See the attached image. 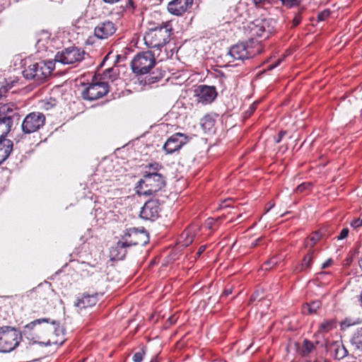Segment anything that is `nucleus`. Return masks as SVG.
I'll list each match as a JSON object with an SVG mask.
<instances>
[{"mask_svg": "<svg viewBox=\"0 0 362 362\" xmlns=\"http://www.w3.org/2000/svg\"><path fill=\"white\" fill-rule=\"evenodd\" d=\"M150 362H158L157 356L152 358Z\"/></svg>", "mask_w": 362, "mask_h": 362, "instance_id": "obj_55", "label": "nucleus"}, {"mask_svg": "<svg viewBox=\"0 0 362 362\" xmlns=\"http://www.w3.org/2000/svg\"><path fill=\"white\" fill-rule=\"evenodd\" d=\"M188 141V136L182 133H175L170 136L163 145V150L167 154H172L179 151Z\"/></svg>", "mask_w": 362, "mask_h": 362, "instance_id": "obj_13", "label": "nucleus"}, {"mask_svg": "<svg viewBox=\"0 0 362 362\" xmlns=\"http://www.w3.org/2000/svg\"><path fill=\"white\" fill-rule=\"evenodd\" d=\"M193 5V0H172L168 4L170 13L176 16L184 15Z\"/></svg>", "mask_w": 362, "mask_h": 362, "instance_id": "obj_16", "label": "nucleus"}, {"mask_svg": "<svg viewBox=\"0 0 362 362\" xmlns=\"http://www.w3.org/2000/svg\"><path fill=\"white\" fill-rule=\"evenodd\" d=\"M250 110H251V112H252L255 110V107H253V105H252L250 107Z\"/></svg>", "mask_w": 362, "mask_h": 362, "instance_id": "obj_60", "label": "nucleus"}, {"mask_svg": "<svg viewBox=\"0 0 362 362\" xmlns=\"http://www.w3.org/2000/svg\"><path fill=\"white\" fill-rule=\"evenodd\" d=\"M318 252L314 248H309L306 255L304 256L300 264L297 266L294 272L296 273L305 272L310 269L313 260L317 256Z\"/></svg>", "mask_w": 362, "mask_h": 362, "instance_id": "obj_22", "label": "nucleus"}, {"mask_svg": "<svg viewBox=\"0 0 362 362\" xmlns=\"http://www.w3.org/2000/svg\"><path fill=\"white\" fill-rule=\"evenodd\" d=\"M206 250V245H202L199 247L197 252V256H200L204 252V250Z\"/></svg>", "mask_w": 362, "mask_h": 362, "instance_id": "obj_49", "label": "nucleus"}, {"mask_svg": "<svg viewBox=\"0 0 362 362\" xmlns=\"http://www.w3.org/2000/svg\"><path fill=\"white\" fill-rule=\"evenodd\" d=\"M263 298V296H260V293L259 291H255L252 294L250 298V303L255 302L257 300L258 302L260 301Z\"/></svg>", "mask_w": 362, "mask_h": 362, "instance_id": "obj_43", "label": "nucleus"}, {"mask_svg": "<svg viewBox=\"0 0 362 362\" xmlns=\"http://www.w3.org/2000/svg\"><path fill=\"white\" fill-rule=\"evenodd\" d=\"M33 293L35 294V298H38L42 302L47 303L49 298L52 295V291L49 288H44L38 286L33 291Z\"/></svg>", "mask_w": 362, "mask_h": 362, "instance_id": "obj_26", "label": "nucleus"}, {"mask_svg": "<svg viewBox=\"0 0 362 362\" xmlns=\"http://www.w3.org/2000/svg\"><path fill=\"white\" fill-rule=\"evenodd\" d=\"M103 2L107 4H115L121 0H102Z\"/></svg>", "mask_w": 362, "mask_h": 362, "instance_id": "obj_53", "label": "nucleus"}, {"mask_svg": "<svg viewBox=\"0 0 362 362\" xmlns=\"http://www.w3.org/2000/svg\"><path fill=\"white\" fill-rule=\"evenodd\" d=\"M12 122H6L5 119H0V137L6 139L7 134L11 132L13 127Z\"/></svg>", "mask_w": 362, "mask_h": 362, "instance_id": "obj_32", "label": "nucleus"}, {"mask_svg": "<svg viewBox=\"0 0 362 362\" xmlns=\"http://www.w3.org/2000/svg\"><path fill=\"white\" fill-rule=\"evenodd\" d=\"M161 208L158 199L147 201L140 211V217L145 220L154 221L160 216Z\"/></svg>", "mask_w": 362, "mask_h": 362, "instance_id": "obj_14", "label": "nucleus"}, {"mask_svg": "<svg viewBox=\"0 0 362 362\" xmlns=\"http://www.w3.org/2000/svg\"><path fill=\"white\" fill-rule=\"evenodd\" d=\"M98 301V293L97 291H88L84 292L74 302V305L78 309H86L95 305Z\"/></svg>", "mask_w": 362, "mask_h": 362, "instance_id": "obj_17", "label": "nucleus"}, {"mask_svg": "<svg viewBox=\"0 0 362 362\" xmlns=\"http://www.w3.org/2000/svg\"><path fill=\"white\" fill-rule=\"evenodd\" d=\"M324 230L320 229L312 233L310 236L305 240L304 245L305 247L313 248L314 245L322 238Z\"/></svg>", "mask_w": 362, "mask_h": 362, "instance_id": "obj_24", "label": "nucleus"}, {"mask_svg": "<svg viewBox=\"0 0 362 362\" xmlns=\"http://www.w3.org/2000/svg\"><path fill=\"white\" fill-rule=\"evenodd\" d=\"M349 233V230L347 228H344L341 230L339 235L337 236V240H344L347 238Z\"/></svg>", "mask_w": 362, "mask_h": 362, "instance_id": "obj_44", "label": "nucleus"}, {"mask_svg": "<svg viewBox=\"0 0 362 362\" xmlns=\"http://www.w3.org/2000/svg\"><path fill=\"white\" fill-rule=\"evenodd\" d=\"M233 285H230V284L226 285L221 296V298L227 297L228 296H229L230 294H231L233 293Z\"/></svg>", "mask_w": 362, "mask_h": 362, "instance_id": "obj_40", "label": "nucleus"}, {"mask_svg": "<svg viewBox=\"0 0 362 362\" xmlns=\"http://www.w3.org/2000/svg\"><path fill=\"white\" fill-rule=\"evenodd\" d=\"M22 341L20 330L14 327H0V353H9L16 349Z\"/></svg>", "mask_w": 362, "mask_h": 362, "instance_id": "obj_5", "label": "nucleus"}, {"mask_svg": "<svg viewBox=\"0 0 362 362\" xmlns=\"http://www.w3.org/2000/svg\"><path fill=\"white\" fill-rule=\"evenodd\" d=\"M8 89L6 87H2L0 88V99L4 96Z\"/></svg>", "mask_w": 362, "mask_h": 362, "instance_id": "obj_52", "label": "nucleus"}, {"mask_svg": "<svg viewBox=\"0 0 362 362\" xmlns=\"http://www.w3.org/2000/svg\"><path fill=\"white\" fill-rule=\"evenodd\" d=\"M312 188V183L310 182H305L301 184H300L296 189V193H304L308 192L311 190Z\"/></svg>", "mask_w": 362, "mask_h": 362, "instance_id": "obj_36", "label": "nucleus"}, {"mask_svg": "<svg viewBox=\"0 0 362 362\" xmlns=\"http://www.w3.org/2000/svg\"><path fill=\"white\" fill-rule=\"evenodd\" d=\"M122 238L128 247L145 245L148 242V235L144 229L139 230L135 228L127 229Z\"/></svg>", "mask_w": 362, "mask_h": 362, "instance_id": "obj_11", "label": "nucleus"}, {"mask_svg": "<svg viewBox=\"0 0 362 362\" xmlns=\"http://www.w3.org/2000/svg\"><path fill=\"white\" fill-rule=\"evenodd\" d=\"M146 346H143L141 351L136 352L132 358L134 362H141L144 359V356L146 354Z\"/></svg>", "mask_w": 362, "mask_h": 362, "instance_id": "obj_37", "label": "nucleus"}, {"mask_svg": "<svg viewBox=\"0 0 362 362\" xmlns=\"http://www.w3.org/2000/svg\"><path fill=\"white\" fill-rule=\"evenodd\" d=\"M327 350L331 353L335 360L340 361L348 356L349 351L341 340L331 342L327 346Z\"/></svg>", "mask_w": 362, "mask_h": 362, "instance_id": "obj_19", "label": "nucleus"}, {"mask_svg": "<svg viewBox=\"0 0 362 362\" xmlns=\"http://www.w3.org/2000/svg\"><path fill=\"white\" fill-rule=\"evenodd\" d=\"M281 60L282 59H279L274 64L269 65V69H273L275 67H276L277 66H279L280 64Z\"/></svg>", "mask_w": 362, "mask_h": 362, "instance_id": "obj_51", "label": "nucleus"}, {"mask_svg": "<svg viewBox=\"0 0 362 362\" xmlns=\"http://www.w3.org/2000/svg\"><path fill=\"white\" fill-rule=\"evenodd\" d=\"M302 21V16H301V12H298V13L296 14V16H294L293 19V27H296L298 26L300 22Z\"/></svg>", "mask_w": 362, "mask_h": 362, "instance_id": "obj_42", "label": "nucleus"}, {"mask_svg": "<svg viewBox=\"0 0 362 362\" xmlns=\"http://www.w3.org/2000/svg\"><path fill=\"white\" fill-rule=\"evenodd\" d=\"M52 71V62H44L30 64L23 71V76L28 80H33L38 83H42Z\"/></svg>", "mask_w": 362, "mask_h": 362, "instance_id": "obj_7", "label": "nucleus"}, {"mask_svg": "<svg viewBox=\"0 0 362 362\" xmlns=\"http://www.w3.org/2000/svg\"><path fill=\"white\" fill-rule=\"evenodd\" d=\"M350 341L356 349L362 351V327L354 333Z\"/></svg>", "mask_w": 362, "mask_h": 362, "instance_id": "obj_27", "label": "nucleus"}, {"mask_svg": "<svg viewBox=\"0 0 362 362\" xmlns=\"http://www.w3.org/2000/svg\"><path fill=\"white\" fill-rule=\"evenodd\" d=\"M282 258L280 255L274 256L267 262H264L263 267L265 270L272 269L279 267L281 262Z\"/></svg>", "mask_w": 362, "mask_h": 362, "instance_id": "obj_33", "label": "nucleus"}, {"mask_svg": "<svg viewBox=\"0 0 362 362\" xmlns=\"http://www.w3.org/2000/svg\"><path fill=\"white\" fill-rule=\"evenodd\" d=\"M173 34L172 25L169 22L163 23L146 32L144 43L148 48L153 49V52L157 54L159 60L163 61L168 58L165 47L170 42Z\"/></svg>", "mask_w": 362, "mask_h": 362, "instance_id": "obj_3", "label": "nucleus"}, {"mask_svg": "<svg viewBox=\"0 0 362 362\" xmlns=\"http://www.w3.org/2000/svg\"><path fill=\"white\" fill-rule=\"evenodd\" d=\"M274 206V204H271L270 206H268V209H267V211H269Z\"/></svg>", "mask_w": 362, "mask_h": 362, "instance_id": "obj_58", "label": "nucleus"}, {"mask_svg": "<svg viewBox=\"0 0 362 362\" xmlns=\"http://www.w3.org/2000/svg\"><path fill=\"white\" fill-rule=\"evenodd\" d=\"M109 85L105 81H93L81 92V97L86 100H95L106 95L109 92Z\"/></svg>", "mask_w": 362, "mask_h": 362, "instance_id": "obj_10", "label": "nucleus"}, {"mask_svg": "<svg viewBox=\"0 0 362 362\" xmlns=\"http://www.w3.org/2000/svg\"><path fill=\"white\" fill-rule=\"evenodd\" d=\"M275 24L272 18H257L248 23L246 33L251 39L269 38L275 32Z\"/></svg>", "mask_w": 362, "mask_h": 362, "instance_id": "obj_6", "label": "nucleus"}, {"mask_svg": "<svg viewBox=\"0 0 362 362\" xmlns=\"http://www.w3.org/2000/svg\"><path fill=\"white\" fill-rule=\"evenodd\" d=\"M136 8V3L134 0H127L125 1L124 5H122L119 7L121 13H126L129 15H132L134 13Z\"/></svg>", "mask_w": 362, "mask_h": 362, "instance_id": "obj_30", "label": "nucleus"}, {"mask_svg": "<svg viewBox=\"0 0 362 362\" xmlns=\"http://www.w3.org/2000/svg\"><path fill=\"white\" fill-rule=\"evenodd\" d=\"M346 362H358L356 358H353L352 360H347Z\"/></svg>", "mask_w": 362, "mask_h": 362, "instance_id": "obj_59", "label": "nucleus"}, {"mask_svg": "<svg viewBox=\"0 0 362 362\" xmlns=\"http://www.w3.org/2000/svg\"><path fill=\"white\" fill-rule=\"evenodd\" d=\"M316 346L313 342L310 341L308 339H305L303 341L302 348L300 349V355L303 357L308 356L310 353H312Z\"/></svg>", "mask_w": 362, "mask_h": 362, "instance_id": "obj_28", "label": "nucleus"}, {"mask_svg": "<svg viewBox=\"0 0 362 362\" xmlns=\"http://www.w3.org/2000/svg\"><path fill=\"white\" fill-rule=\"evenodd\" d=\"M18 107L14 103H0V119H5L6 122H12L16 118L18 119Z\"/></svg>", "mask_w": 362, "mask_h": 362, "instance_id": "obj_18", "label": "nucleus"}, {"mask_svg": "<svg viewBox=\"0 0 362 362\" xmlns=\"http://www.w3.org/2000/svg\"><path fill=\"white\" fill-rule=\"evenodd\" d=\"M163 166L158 162H152L144 166L142 177L138 181L135 189L139 195H153L166 185L165 177L161 171Z\"/></svg>", "mask_w": 362, "mask_h": 362, "instance_id": "obj_2", "label": "nucleus"}, {"mask_svg": "<svg viewBox=\"0 0 362 362\" xmlns=\"http://www.w3.org/2000/svg\"><path fill=\"white\" fill-rule=\"evenodd\" d=\"M195 100L202 105L211 103L217 97V91L214 86L199 85L193 90Z\"/></svg>", "mask_w": 362, "mask_h": 362, "instance_id": "obj_12", "label": "nucleus"}, {"mask_svg": "<svg viewBox=\"0 0 362 362\" xmlns=\"http://www.w3.org/2000/svg\"><path fill=\"white\" fill-rule=\"evenodd\" d=\"M13 141L8 139L0 137V164L5 161L13 151Z\"/></svg>", "mask_w": 362, "mask_h": 362, "instance_id": "obj_23", "label": "nucleus"}, {"mask_svg": "<svg viewBox=\"0 0 362 362\" xmlns=\"http://www.w3.org/2000/svg\"><path fill=\"white\" fill-rule=\"evenodd\" d=\"M216 119L211 115H206L202 119L201 124L204 129L211 131L215 126Z\"/></svg>", "mask_w": 362, "mask_h": 362, "instance_id": "obj_31", "label": "nucleus"}, {"mask_svg": "<svg viewBox=\"0 0 362 362\" xmlns=\"http://www.w3.org/2000/svg\"><path fill=\"white\" fill-rule=\"evenodd\" d=\"M266 1L267 0H252V2L256 7L262 6Z\"/></svg>", "mask_w": 362, "mask_h": 362, "instance_id": "obj_47", "label": "nucleus"}, {"mask_svg": "<svg viewBox=\"0 0 362 362\" xmlns=\"http://www.w3.org/2000/svg\"><path fill=\"white\" fill-rule=\"evenodd\" d=\"M232 202H233L232 199H226L223 202V203L221 204V207H230Z\"/></svg>", "mask_w": 362, "mask_h": 362, "instance_id": "obj_48", "label": "nucleus"}, {"mask_svg": "<svg viewBox=\"0 0 362 362\" xmlns=\"http://www.w3.org/2000/svg\"><path fill=\"white\" fill-rule=\"evenodd\" d=\"M194 238V235L192 233L190 229H186L185 230L181 235L180 239L182 240V245L188 246L190 245Z\"/></svg>", "mask_w": 362, "mask_h": 362, "instance_id": "obj_34", "label": "nucleus"}, {"mask_svg": "<svg viewBox=\"0 0 362 362\" xmlns=\"http://www.w3.org/2000/svg\"><path fill=\"white\" fill-rule=\"evenodd\" d=\"M86 54V52L77 47L72 46L58 52L55 55V62L63 64H74L83 61Z\"/></svg>", "mask_w": 362, "mask_h": 362, "instance_id": "obj_9", "label": "nucleus"}, {"mask_svg": "<svg viewBox=\"0 0 362 362\" xmlns=\"http://www.w3.org/2000/svg\"><path fill=\"white\" fill-rule=\"evenodd\" d=\"M117 60H118V59H119V58L120 57V56H119V55H117Z\"/></svg>", "mask_w": 362, "mask_h": 362, "instance_id": "obj_61", "label": "nucleus"}, {"mask_svg": "<svg viewBox=\"0 0 362 362\" xmlns=\"http://www.w3.org/2000/svg\"><path fill=\"white\" fill-rule=\"evenodd\" d=\"M335 327V322L334 320H326L322 322L318 329V332H328Z\"/></svg>", "mask_w": 362, "mask_h": 362, "instance_id": "obj_35", "label": "nucleus"}, {"mask_svg": "<svg viewBox=\"0 0 362 362\" xmlns=\"http://www.w3.org/2000/svg\"><path fill=\"white\" fill-rule=\"evenodd\" d=\"M322 303L319 300H314L307 303L303 305L302 312L303 314L312 315L317 313V310L321 308Z\"/></svg>", "mask_w": 362, "mask_h": 362, "instance_id": "obj_25", "label": "nucleus"}, {"mask_svg": "<svg viewBox=\"0 0 362 362\" xmlns=\"http://www.w3.org/2000/svg\"><path fill=\"white\" fill-rule=\"evenodd\" d=\"M218 219H214L213 218H209L206 220L205 227L209 230H214V226L216 224Z\"/></svg>", "mask_w": 362, "mask_h": 362, "instance_id": "obj_38", "label": "nucleus"}, {"mask_svg": "<svg viewBox=\"0 0 362 362\" xmlns=\"http://www.w3.org/2000/svg\"><path fill=\"white\" fill-rule=\"evenodd\" d=\"M332 262L333 261L332 259H328L322 264L321 269H326L327 267H329L332 264Z\"/></svg>", "mask_w": 362, "mask_h": 362, "instance_id": "obj_46", "label": "nucleus"}, {"mask_svg": "<svg viewBox=\"0 0 362 362\" xmlns=\"http://www.w3.org/2000/svg\"><path fill=\"white\" fill-rule=\"evenodd\" d=\"M286 131L285 130H281L279 134H278V137L277 139H275V142L276 144H279L281 142V141L282 140V139L284 138V136L286 134Z\"/></svg>", "mask_w": 362, "mask_h": 362, "instance_id": "obj_45", "label": "nucleus"}, {"mask_svg": "<svg viewBox=\"0 0 362 362\" xmlns=\"http://www.w3.org/2000/svg\"><path fill=\"white\" fill-rule=\"evenodd\" d=\"M25 332L34 342L45 345L62 344L65 341V330L60 324L47 318L37 319L25 326Z\"/></svg>", "mask_w": 362, "mask_h": 362, "instance_id": "obj_1", "label": "nucleus"}, {"mask_svg": "<svg viewBox=\"0 0 362 362\" xmlns=\"http://www.w3.org/2000/svg\"><path fill=\"white\" fill-rule=\"evenodd\" d=\"M274 206V204H271L270 206H268V209H267V211H269Z\"/></svg>", "mask_w": 362, "mask_h": 362, "instance_id": "obj_57", "label": "nucleus"}, {"mask_svg": "<svg viewBox=\"0 0 362 362\" xmlns=\"http://www.w3.org/2000/svg\"><path fill=\"white\" fill-rule=\"evenodd\" d=\"M157 54L148 50L136 54L131 62V68L134 74L144 75L150 72L156 64Z\"/></svg>", "mask_w": 362, "mask_h": 362, "instance_id": "obj_4", "label": "nucleus"}, {"mask_svg": "<svg viewBox=\"0 0 362 362\" xmlns=\"http://www.w3.org/2000/svg\"><path fill=\"white\" fill-rule=\"evenodd\" d=\"M117 29V25L114 22L106 20L97 24L94 28L93 33L98 39L106 40L112 36Z\"/></svg>", "mask_w": 362, "mask_h": 362, "instance_id": "obj_15", "label": "nucleus"}, {"mask_svg": "<svg viewBox=\"0 0 362 362\" xmlns=\"http://www.w3.org/2000/svg\"><path fill=\"white\" fill-rule=\"evenodd\" d=\"M162 78V76H155V77H152L151 76L150 78H148V81L149 83H154L156 81H158L159 80H160Z\"/></svg>", "mask_w": 362, "mask_h": 362, "instance_id": "obj_50", "label": "nucleus"}, {"mask_svg": "<svg viewBox=\"0 0 362 362\" xmlns=\"http://www.w3.org/2000/svg\"><path fill=\"white\" fill-rule=\"evenodd\" d=\"M230 57L235 60H244L250 57L247 47L243 43L233 45L228 51Z\"/></svg>", "mask_w": 362, "mask_h": 362, "instance_id": "obj_20", "label": "nucleus"}, {"mask_svg": "<svg viewBox=\"0 0 362 362\" xmlns=\"http://www.w3.org/2000/svg\"><path fill=\"white\" fill-rule=\"evenodd\" d=\"M306 362H330V361L327 359H324V360L315 359L313 361H312L310 360H308V361H306Z\"/></svg>", "mask_w": 362, "mask_h": 362, "instance_id": "obj_54", "label": "nucleus"}, {"mask_svg": "<svg viewBox=\"0 0 362 362\" xmlns=\"http://www.w3.org/2000/svg\"><path fill=\"white\" fill-rule=\"evenodd\" d=\"M129 247L121 238L114 246L110 250V257L111 260H122L127 254V248Z\"/></svg>", "mask_w": 362, "mask_h": 362, "instance_id": "obj_21", "label": "nucleus"}, {"mask_svg": "<svg viewBox=\"0 0 362 362\" xmlns=\"http://www.w3.org/2000/svg\"><path fill=\"white\" fill-rule=\"evenodd\" d=\"M45 121L46 117L43 113L40 112H30L22 122V132L25 134L37 132L44 127Z\"/></svg>", "mask_w": 362, "mask_h": 362, "instance_id": "obj_8", "label": "nucleus"}, {"mask_svg": "<svg viewBox=\"0 0 362 362\" xmlns=\"http://www.w3.org/2000/svg\"><path fill=\"white\" fill-rule=\"evenodd\" d=\"M330 12L328 10H325L317 15V19L318 21H325L329 16Z\"/></svg>", "mask_w": 362, "mask_h": 362, "instance_id": "obj_41", "label": "nucleus"}, {"mask_svg": "<svg viewBox=\"0 0 362 362\" xmlns=\"http://www.w3.org/2000/svg\"><path fill=\"white\" fill-rule=\"evenodd\" d=\"M119 77V70L117 68L111 67L103 71L102 78L103 80H110L114 81Z\"/></svg>", "mask_w": 362, "mask_h": 362, "instance_id": "obj_29", "label": "nucleus"}, {"mask_svg": "<svg viewBox=\"0 0 362 362\" xmlns=\"http://www.w3.org/2000/svg\"><path fill=\"white\" fill-rule=\"evenodd\" d=\"M358 264H359L361 269H362V257L359 259Z\"/></svg>", "mask_w": 362, "mask_h": 362, "instance_id": "obj_56", "label": "nucleus"}, {"mask_svg": "<svg viewBox=\"0 0 362 362\" xmlns=\"http://www.w3.org/2000/svg\"><path fill=\"white\" fill-rule=\"evenodd\" d=\"M351 226L356 230L362 227V217L354 219L351 222Z\"/></svg>", "mask_w": 362, "mask_h": 362, "instance_id": "obj_39", "label": "nucleus"}]
</instances>
